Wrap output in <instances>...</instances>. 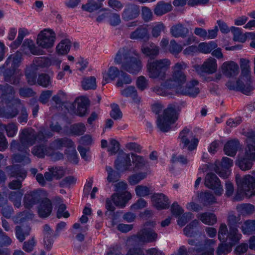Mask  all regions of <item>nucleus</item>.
Returning a JSON list of instances; mask_svg holds the SVG:
<instances>
[{
	"mask_svg": "<svg viewBox=\"0 0 255 255\" xmlns=\"http://www.w3.org/2000/svg\"><path fill=\"white\" fill-rule=\"evenodd\" d=\"M65 153L67 154V158L70 162L75 164L78 163V158L74 145L68 149H66Z\"/></svg>",
	"mask_w": 255,
	"mask_h": 255,
	"instance_id": "64",
	"label": "nucleus"
},
{
	"mask_svg": "<svg viewBox=\"0 0 255 255\" xmlns=\"http://www.w3.org/2000/svg\"><path fill=\"white\" fill-rule=\"evenodd\" d=\"M198 81L193 80L187 83L185 87H177L176 88L175 92L177 94L194 98L200 93V89L198 87Z\"/></svg>",
	"mask_w": 255,
	"mask_h": 255,
	"instance_id": "10",
	"label": "nucleus"
},
{
	"mask_svg": "<svg viewBox=\"0 0 255 255\" xmlns=\"http://www.w3.org/2000/svg\"><path fill=\"white\" fill-rule=\"evenodd\" d=\"M118 78L116 83L118 87H123L124 85L129 84L132 81L130 76L124 71Z\"/></svg>",
	"mask_w": 255,
	"mask_h": 255,
	"instance_id": "63",
	"label": "nucleus"
},
{
	"mask_svg": "<svg viewBox=\"0 0 255 255\" xmlns=\"http://www.w3.org/2000/svg\"><path fill=\"white\" fill-rule=\"evenodd\" d=\"M242 235L239 233L237 228H229V232L227 236V240L233 245L238 243L241 239Z\"/></svg>",
	"mask_w": 255,
	"mask_h": 255,
	"instance_id": "51",
	"label": "nucleus"
},
{
	"mask_svg": "<svg viewBox=\"0 0 255 255\" xmlns=\"http://www.w3.org/2000/svg\"><path fill=\"white\" fill-rule=\"evenodd\" d=\"M180 142L183 144V148H187L192 151L196 148L199 140L193 136V134L189 129L185 128L179 135Z\"/></svg>",
	"mask_w": 255,
	"mask_h": 255,
	"instance_id": "8",
	"label": "nucleus"
},
{
	"mask_svg": "<svg viewBox=\"0 0 255 255\" xmlns=\"http://www.w3.org/2000/svg\"><path fill=\"white\" fill-rule=\"evenodd\" d=\"M27 148H25L24 150L22 151L24 152L23 154L17 153L14 155L13 159L14 162L21 163L22 164H27L30 163L31 160L29 158V153L27 152Z\"/></svg>",
	"mask_w": 255,
	"mask_h": 255,
	"instance_id": "52",
	"label": "nucleus"
},
{
	"mask_svg": "<svg viewBox=\"0 0 255 255\" xmlns=\"http://www.w3.org/2000/svg\"><path fill=\"white\" fill-rule=\"evenodd\" d=\"M200 199L204 206H207L216 202V199L213 194L209 191H206L200 194Z\"/></svg>",
	"mask_w": 255,
	"mask_h": 255,
	"instance_id": "54",
	"label": "nucleus"
},
{
	"mask_svg": "<svg viewBox=\"0 0 255 255\" xmlns=\"http://www.w3.org/2000/svg\"><path fill=\"white\" fill-rule=\"evenodd\" d=\"M13 105L15 107L11 110L5 111L2 117L6 119H11L15 117L18 114L20 110L19 116L18 117V121L20 123H26L28 121V113L25 107L21 101L18 98H15L13 102Z\"/></svg>",
	"mask_w": 255,
	"mask_h": 255,
	"instance_id": "6",
	"label": "nucleus"
},
{
	"mask_svg": "<svg viewBox=\"0 0 255 255\" xmlns=\"http://www.w3.org/2000/svg\"><path fill=\"white\" fill-rule=\"evenodd\" d=\"M240 61V66L242 70L241 75L243 76H246V77L251 76V71L250 65V60L247 59L241 58Z\"/></svg>",
	"mask_w": 255,
	"mask_h": 255,
	"instance_id": "57",
	"label": "nucleus"
},
{
	"mask_svg": "<svg viewBox=\"0 0 255 255\" xmlns=\"http://www.w3.org/2000/svg\"><path fill=\"white\" fill-rule=\"evenodd\" d=\"M5 171L10 177L18 178L21 180H23L27 175L26 170L18 165L8 166L5 168Z\"/></svg>",
	"mask_w": 255,
	"mask_h": 255,
	"instance_id": "29",
	"label": "nucleus"
},
{
	"mask_svg": "<svg viewBox=\"0 0 255 255\" xmlns=\"http://www.w3.org/2000/svg\"><path fill=\"white\" fill-rule=\"evenodd\" d=\"M106 170L108 173L107 180L109 182H116L119 180L120 174L113 169L111 166H107Z\"/></svg>",
	"mask_w": 255,
	"mask_h": 255,
	"instance_id": "60",
	"label": "nucleus"
},
{
	"mask_svg": "<svg viewBox=\"0 0 255 255\" xmlns=\"http://www.w3.org/2000/svg\"><path fill=\"white\" fill-rule=\"evenodd\" d=\"M252 158L246 156L244 153L243 155H239L236 161V165L243 171H247L251 169L253 165Z\"/></svg>",
	"mask_w": 255,
	"mask_h": 255,
	"instance_id": "36",
	"label": "nucleus"
},
{
	"mask_svg": "<svg viewBox=\"0 0 255 255\" xmlns=\"http://www.w3.org/2000/svg\"><path fill=\"white\" fill-rule=\"evenodd\" d=\"M140 13L139 6L135 4H128L124 8L122 16L123 20L128 21L137 18Z\"/></svg>",
	"mask_w": 255,
	"mask_h": 255,
	"instance_id": "16",
	"label": "nucleus"
},
{
	"mask_svg": "<svg viewBox=\"0 0 255 255\" xmlns=\"http://www.w3.org/2000/svg\"><path fill=\"white\" fill-rule=\"evenodd\" d=\"M20 143L15 140H12L10 143V148L18 151L24 150L35 143V131L31 128L23 129L19 135Z\"/></svg>",
	"mask_w": 255,
	"mask_h": 255,
	"instance_id": "5",
	"label": "nucleus"
},
{
	"mask_svg": "<svg viewBox=\"0 0 255 255\" xmlns=\"http://www.w3.org/2000/svg\"><path fill=\"white\" fill-rule=\"evenodd\" d=\"M171 80V84L174 85V87L176 86H181L186 81V76L183 72L173 71L172 77L167 79Z\"/></svg>",
	"mask_w": 255,
	"mask_h": 255,
	"instance_id": "44",
	"label": "nucleus"
},
{
	"mask_svg": "<svg viewBox=\"0 0 255 255\" xmlns=\"http://www.w3.org/2000/svg\"><path fill=\"white\" fill-rule=\"evenodd\" d=\"M74 145V142L66 137L57 138L52 141L50 145L51 149L59 150L61 149L63 147H66L68 149L70 147Z\"/></svg>",
	"mask_w": 255,
	"mask_h": 255,
	"instance_id": "32",
	"label": "nucleus"
},
{
	"mask_svg": "<svg viewBox=\"0 0 255 255\" xmlns=\"http://www.w3.org/2000/svg\"><path fill=\"white\" fill-rule=\"evenodd\" d=\"M240 147V144L238 139H232L228 141L225 145L224 150L226 155L234 157Z\"/></svg>",
	"mask_w": 255,
	"mask_h": 255,
	"instance_id": "33",
	"label": "nucleus"
},
{
	"mask_svg": "<svg viewBox=\"0 0 255 255\" xmlns=\"http://www.w3.org/2000/svg\"><path fill=\"white\" fill-rule=\"evenodd\" d=\"M18 69H6L3 72L4 81L14 85L19 84L21 75Z\"/></svg>",
	"mask_w": 255,
	"mask_h": 255,
	"instance_id": "27",
	"label": "nucleus"
},
{
	"mask_svg": "<svg viewBox=\"0 0 255 255\" xmlns=\"http://www.w3.org/2000/svg\"><path fill=\"white\" fill-rule=\"evenodd\" d=\"M114 62L121 64V68L130 74H137L142 68V64L137 52L127 47L120 48L116 54Z\"/></svg>",
	"mask_w": 255,
	"mask_h": 255,
	"instance_id": "1",
	"label": "nucleus"
},
{
	"mask_svg": "<svg viewBox=\"0 0 255 255\" xmlns=\"http://www.w3.org/2000/svg\"><path fill=\"white\" fill-rule=\"evenodd\" d=\"M52 150L50 146L40 144L33 147L31 150L32 154L38 158H44L45 156L50 155Z\"/></svg>",
	"mask_w": 255,
	"mask_h": 255,
	"instance_id": "34",
	"label": "nucleus"
},
{
	"mask_svg": "<svg viewBox=\"0 0 255 255\" xmlns=\"http://www.w3.org/2000/svg\"><path fill=\"white\" fill-rule=\"evenodd\" d=\"M223 73L228 77H230L237 75L239 73V66L233 61L225 62L222 65Z\"/></svg>",
	"mask_w": 255,
	"mask_h": 255,
	"instance_id": "38",
	"label": "nucleus"
},
{
	"mask_svg": "<svg viewBox=\"0 0 255 255\" xmlns=\"http://www.w3.org/2000/svg\"><path fill=\"white\" fill-rule=\"evenodd\" d=\"M217 46V44L213 41H211L209 43L202 42L199 44L198 49L202 53H209L216 48Z\"/></svg>",
	"mask_w": 255,
	"mask_h": 255,
	"instance_id": "59",
	"label": "nucleus"
},
{
	"mask_svg": "<svg viewBox=\"0 0 255 255\" xmlns=\"http://www.w3.org/2000/svg\"><path fill=\"white\" fill-rule=\"evenodd\" d=\"M65 170L61 166H53L48 168L44 175L46 181H51L54 178L60 179L65 175Z\"/></svg>",
	"mask_w": 255,
	"mask_h": 255,
	"instance_id": "23",
	"label": "nucleus"
},
{
	"mask_svg": "<svg viewBox=\"0 0 255 255\" xmlns=\"http://www.w3.org/2000/svg\"><path fill=\"white\" fill-rule=\"evenodd\" d=\"M141 50L144 54L153 58L159 53V47L152 42L149 43L148 45H143Z\"/></svg>",
	"mask_w": 255,
	"mask_h": 255,
	"instance_id": "41",
	"label": "nucleus"
},
{
	"mask_svg": "<svg viewBox=\"0 0 255 255\" xmlns=\"http://www.w3.org/2000/svg\"><path fill=\"white\" fill-rule=\"evenodd\" d=\"M56 40V34L50 28H45L41 30L37 35V44L40 47L48 49L54 46Z\"/></svg>",
	"mask_w": 255,
	"mask_h": 255,
	"instance_id": "7",
	"label": "nucleus"
},
{
	"mask_svg": "<svg viewBox=\"0 0 255 255\" xmlns=\"http://www.w3.org/2000/svg\"><path fill=\"white\" fill-rule=\"evenodd\" d=\"M157 237V234L153 230L144 228L140 230L136 235L133 236L131 239L138 243H147L155 242Z\"/></svg>",
	"mask_w": 255,
	"mask_h": 255,
	"instance_id": "9",
	"label": "nucleus"
},
{
	"mask_svg": "<svg viewBox=\"0 0 255 255\" xmlns=\"http://www.w3.org/2000/svg\"><path fill=\"white\" fill-rule=\"evenodd\" d=\"M15 230L16 237L21 243L24 241L26 237L29 235L31 229L29 226L21 227L16 226Z\"/></svg>",
	"mask_w": 255,
	"mask_h": 255,
	"instance_id": "48",
	"label": "nucleus"
},
{
	"mask_svg": "<svg viewBox=\"0 0 255 255\" xmlns=\"http://www.w3.org/2000/svg\"><path fill=\"white\" fill-rule=\"evenodd\" d=\"M130 155L132 163L134 165V167H132V170H140L146 166L148 161L146 160L143 156L132 152L130 153Z\"/></svg>",
	"mask_w": 255,
	"mask_h": 255,
	"instance_id": "39",
	"label": "nucleus"
},
{
	"mask_svg": "<svg viewBox=\"0 0 255 255\" xmlns=\"http://www.w3.org/2000/svg\"><path fill=\"white\" fill-rule=\"evenodd\" d=\"M0 92L1 93V98L7 102H10L13 99L15 92L14 88L10 85L6 83L5 84H0Z\"/></svg>",
	"mask_w": 255,
	"mask_h": 255,
	"instance_id": "30",
	"label": "nucleus"
},
{
	"mask_svg": "<svg viewBox=\"0 0 255 255\" xmlns=\"http://www.w3.org/2000/svg\"><path fill=\"white\" fill-rule=\"evenodd\" d=\"M174 88V85L171 84V80H166L160 86H156L151 89L157 95L167 96L172 95L171 89Z\"/></svg>",
	"mask_w": 255,
	"mask_h": 255,
	"instance_id": "24",
	"label": "nucleus"
},
{
	"mask_svg": "<svg viewBox=\"0 0 255 255\" xmlns=\"http://www.w3.org/2000/svg\"><path fill=\"white\" fill-rule=\"evenodd\" d=\"M172 9V6L170 3L161 1L156 4L154 9V12L157 16H161L170 11Z\"/></svg>",
	"mask_w": 255,
	"mask_h": 255,
	"instance_id": "43",
	"label": "nucleus"
},
{
	"mask_svg": "<svg viewBox=\"0 0 255 255\" xmlns=\"http://www.w3.org/2000/svg\"><path fill=\"white\" fill-rule=\"evenodd\" d=\"M251 76H243L237 81L238 91H241L244 94L249 95L254 89L251 85Z\"/></svg>",
	"mask_w": 255,
	"mask_h": 255,
	"instance_id": "22",
	"label": "nucleus"
},
{
	"mask_svg": "<svg viewBox=\"0 0 255 255\" xmlns=\"http://www.w3.org/2000/svg\"><path fill=\"white\" fill-rule=\"evenodd\" d=\"M52 208L51 201L47 198H44L37 207L38 216L42 218L48 217L51 214Z\"/></svg>",
	"mask_w": 255,
	"mask_h": 255,
	"instance_id": "21",
	"label": "nucleus"
},
{
	"mask_svg": "<svg viewBox=\"0 0 255 255\" xmlns=\"http://www.w3.org/2000/svg\"><path fill=\"white\" fill-rule=\"evenodd\" d=\"M123 70H120L115 66H111L107 71L103 73V85L110 82V81H114L118 78L122 74Z\"/></svg>",
	"mask_w": 255,
	"mask_h": 255,
	"instance_id": "26",
	"label": "nucleus"
},
{
	"mask_svg": "<svg viewBox=\"0 0 255 255\" xmlns=\"http://www.w3.org/2000/svg\"><path fill=\"white\" fill-rule=\"evenodd\" d=\"M22 47L23 50L27 48L33 55H41L43 53V50L36 47L33 41L29 39H25L22 44Z\"/></svg>",
	"mask_w": 255,
	"mask_h": 255,
	"instance_id": "49",
	"label": "nucleus"
},
{
	"mask_svg": "<svg viewBox=\"0 0 255 255\" xmlns=\"http://www.w3.org/2000/svg\"><path fill=\"white\" fill-rule=\"evenodd\" d=\"M201 236L195 239H189L187 240V242L190 246L195 247L189 248L188 250V253L191 255H196V254L201 253L205 250V247L202 241L199 239Z\"/></svg>",
	"mask_w": 255,
	"mask_h": 255,
	"instance_id": "28",
	"label": "nucleus"
},
{
	"mask_svg": "<svg viewBox=\"0 0 255 255\" xmlns=\"http://www.w3.org/2000/svg\"><path fill=\"white\" fill-rule=\"evenodd\" d=\"M22 58V53L17 51L8 57L3 65V67L6 69H17V68L20 65Z\"/></svg>",
	"mask_w": 255,
	"mask_h": 255,
	"instance_id": "19",
	"label": "nucleus"
},
{
	"mask_svg": "<svg viewBox=\"0 0 255 255\" xmlns=\"http://www.w3.org/2000/svg\"><path fill=\"white\" fill-rule=\"evenodd\" d=\"M75 103L77 104V114L83 117L87 113V108L89 105L88 99L85 97L76 98Z\"/></svg>",
	"mask_w": 255,
	"mask_h": 255,
	"instance_id": "40",
	"label": "nucleus"
},
{
	"mask_svg": "<svg viewBox=\"0 0 255 255\" xmlns=\"http://www.w3.org/2000/svg\"><path fill=\"white\" fill-rule=\"evenodd\" d=\"M205 185L214 191L217 196H221L223 192V188L218 177L213 173H208L205 178Z\"/></svg>",
	"mask_w": 255,
	"mask_h": 255,
	"instance_id": "12",
	"label": "nucleus"
},
{
	"mask_svg": "<svg viewBox=\"0 0 255 255\" xmlns=\"http://www.w3.org/2000/svg\"><path fill=\"white\" fill-rule=\"evenodd\" d=\"M102 6V3L97 2L94 0H88L85 4H83L82 8L87 11L91 12L100 8Z\"/></svg>",
	"mask_w": 255,
	"mask_h": 255,
	"instance_id": "55",
	"label": "nucleus"
},
{
	"mask_svg": "<svg viewBox=\"0 0 255 255\" xmlns=\"http://www.w3.org/2000/svg\"><path fill=\"white\" fill-rule=\"evenodd\" d=\"M197 217L203 223L208 225H213L217 221L215 215L210 212L198 214Z\"/></svg>",
	"mask_w": 255,
	"mask_h": 255,
	"instance_id": "45",
	"label": "nucleus"
},
{
	"mask_svg": "<svg viewBox=\"0 0 255 255\" xmlns=\"http://www.w3.org/2000/svg\"><path fill=\"white\" fill-rule=\"evenodd\" d=\"M170 61L167 58L162 59H149L146 64V72L149 78L158 81H164L166 72L170 68Z\"/></svg>",
	"mask_w": 255,
	"mask_h": 255,
	"instance_id": "2",
	"label": "nucleus"
},
{
	"mask_svg": "<svg viewBox=\"0 0 255 255\" xmlns=\"http://www.w3.org/2000/svg\"><path fill=\"white\" fill-rule=\"evenodd\" d=\"M231 30L233 34V39L242 43L245 42L248 38H250L251 34V32L243 33L240 28L234 26L231 27Z\"/></svg>",
	"mask_w": 255,
	"mask_h": 255,
	"instance_id": "46",
	"label": "nucleus"
},
{
	"mask_svg": "<svg viewBox=\"0 0 255 255\" xmlns=\"http://www.w3.org/2000/svg\"><path fill=\"white\" fill-rule=\"evenodd\" d=\"M71 46V43L69 39H63L56 45L55 52L58 55H66L69 52Z\"/></svg>",
	"mask_w": 255,
	"mask_h": 255,
	"instance_id": "42",
	"label": "nucleus"
},
{
	"mask_svg": "<svg viewBox=\"0 0 255 255\" xmlns=\"http://www.w3.org/2000/svg\"><path fill=\"white\" fill-rule=\"evenodd\" d=\"M247 145L245 148L246 156L252 158L255 162V132L250 131L247 132Z\"/></svg>",
	"mask_w": 255,
	"mask_h": 255,
	"instance_id": "17",
	"label": "nucleus"
},
{
	"mask_svg": "<svg viewBox=\"0 0 255 255\" xmlns=\"http://www.w3.org/2000/svg\"><path fill=\"white\" fill-rule=\"evenodd\" d=\"M81 84L83 89L85 90H94L97 87L96 79L94 76L83 78Z\"/></svg>",
	"mask_w": 255,
	"mask_h": 255,
	"instance_id": "53",
	"label": "nucleus"
},
{
	"mask_svg": "<svg viewBox=\"0 0 255 255\" xmlns=\"http://www.w3.org/2000/svg\"><path fill=\"white\" fill-rule=\"evenodd\" d=\"M37 83L43 87H49L51 85V78L48 74L42 73L39 75Z\"/></svg>",
	"mask_w": 255,
	"mask_h": 255,
	"instance_id": "62",
	"label": "nucleus"
},
{
	"mask_svg": "<svg viewBox=\"0 0 255 255\" xmlns=\"http://www.w3.org/2000/svg\"><path fill=\"white\" fill-rule=\"evenodd\" d=\"M112 198L116 206L123 208L126 206L128 202L131 198V195L128 192L114 193L112 195Z\"/></svg>",
	"mask_w": 255,
	"mask_h": 255,
	"instance_id": "25",
	"label": "nucleus"
},
{
	"mask_svg": "<svg viewBox=\"0 0 255 255\" xmlns=\"http://www.w3.org/2000/svg\"><path fill=\"white\" fill-rule=\"evenodd\" d=\"M29 33L28 31L25 28H20L18 30V34L17 39L10 45L12 48H16L22 42L23 38Z\"/></svg>",
	"mask_w": 255,
	"mask_h": 255,
	"instance_id": "58",
	"label": "nucleus"
},
{
	"mask_svg": "<svg viewBox=\"0 0 255 255\" xmlns=\"http://www.w3.org/2000/svg\"><path fill=\"white\" fill-rule=\"evenodd\" d=\"M43 233L44 248L46 250L50 251L54 242L53 238L57 237L55 236V233H54L49 225L45 224L43 227Z\"/></svg>",
	"mask_w": 255,
	"mask_h": 255,
	"instance_id": "20",
	"label": "nucleus"
},
{
	"mask_svg": "<svg viewBox=\"0 0 255 255\" xmlns=\"http://www.w3.org/2000/svg\"><path fill=\"white\" fill-rule=\"evenodd\" d=\"M130 155L124 152L119 153L115 161V167L121 171H132Z\"/></svg>",
	"mask_w": 255,
	"mask_h": 255,
	"instance_id": "11",
	"label": "nucleus"
},
{
	"mask_svg": "<svg viewBox=\"0 0 255 255\" xmlns=\"http://www.w3.org/2000/svg\"><path fill=\"white\" fill-rule=\"evenodd\" d=\"M153 205L157 209H167L170 202L167 196L163 193H155L151 197Z\"/></svg>",
	"mask_w": 255,
	"mask_h": 255,
	"instance_id": "18",
	"label": "nucleus"
},
{
	"mask_svg": "<svg viewBox=\"0 0 255 255\" xmlns=\"http://www.w3.org/2000/svg\"><path fill=\"white\" fill-rule=\"evenodd\" d=\"M189 32V29L181 23L173 25L170 28L171 35L175 38H185Z\"/></svg>",
	"mask_w": 255,
	"mask_h": 255,
	"instance_id": "31",
	"label": "nucleus"
},
{
	"mask_svg": "<svg viewBox=\"0 0 255 255\" xmlns=\"http://www.w3.org/2000/svg\"><path fill=\"white\" fill-rule=\"evenodd\" d=\"M42 191L37 189L27 192L23 198V205L27 209L31 208L34 205L42 200Z\"/></svg>",
	"mask_w": 255,
	"mask_h": 255,
	"instance_id": "13",
	"label": "nucleus"
},
{
	"mask_svg": "<svg viewBox=\"0 0 255 255\" xmlns=\"http://www.w3.org/2000/svg\"><path fill=\"white\" fill-rule=\"evenodd\" d=\"M129 37L131 39L147 41L149 38L148 29L144 26H139L130 33Z\"/></svg>",
	"mask_w": 255,
	"mask_h": 255,
	"instance_id": "35",
	"label": "nucleus"
},
{
	"mask_svg": "<svg viewBox=\"0 0 255 255\" xmlns=\"http://www.w3.org/2000/svg\"><path fill=\"white\" fill-rule=\"evenodd\" d=\"M254 177L246 175L241 179L240 176L236 175V182L238 185L237 192L234 198L235 201H241L245 196L250 198L255 195V170L252 171Z\"/></svg>",
	"mask_w": 255,
	"mask_h": 255,
	"instance_id": "3",
	"label": "nucleus"
},
{
	"mask_svg": "<svg viewBox=\"0 0 255 255\" xmlns=\"http://www.w3.org/2000/svg\"><path fill=\"white\" fill-rule=\"evenodd\" d=\"M199 221L197 220H193L189 225L186 226L184 230V234L188 237H195L198 234V232L196 231V228L199 224Z\"/></svg>",
	"mask_w": 255,
	"mask_h": 255,
	"instance_id": "50",
	"label": "nucleus"
},
{
	"mask_svg": "<svg viewBox=\"0 0 255 255\" xmlns=\"http://www.w3.org/2000/svg\"><path fill=\"white\" fill-rule=\"evenodd\" d=\"M38 66L35 64H31L26 68L25 70V76L28 84L33 85L37 83V71Z\"/></svg>",
	"mask_w": 255,
	"mask_h": 255,
	"instance_id": "37",
	"label": "nucleus"
},
{
	"mask_svg": "<svg viewBox=\"0 0 255 255\" xmlns=\"http://www.w3.org/2000/svg\"><path fill=\"white\" fill-rule=\"evenodd\" d=\"M1 126L5 130L6 134L8 137H12L17 133L18 128L15 123H11L7 125H1Z\"/></svg>",
	"mask_w": 255,
	"mask_h": 255,
	"instance_id": "61",
	"label": "nucleus"
},
{
	"mask_svg": "<svg viewBox=\"0 0 255 255\" xmlns=\"http://www.w3.org/2000/svg\"><path fill=\"white\" fill-rule=\"evenodd\" d=\"M217 69L216 60L212 57L207 59L202 65L196 67V71L200 74L206 73L212 74L215 73Z\"/></svg>",
	"mask_w": 255,
	"mask_h": 255,
	"instance_id": "15",
	"label": "nucleus"
},
{
	"mask_svg": "<svg viewBox=\"0 0 255 255\" xmlns=\"http://www.w3.org/2000/svg\"><path fill=\"white\" fill-rule=\"evenodd\" d=\"M241 228L244 234L250 235L255 233V220H247Z\"/></svg>",
	"mask_w": 255,
	"mask_h": 255,
	"instance_id": "56",
	"label": "nucleus"
},
{
	"mask_svg": "<svg viewBox=\"0 0 255 255\" xmlns=\"http://www.w3.org/2000/svg\"><path fill=\"white\" fill-rule=\"evenodd\" d=\"M177 104L173 103L168 105L164 111L163 116H158L157 119V126L162 132H167L171 128V125L178 118V113L176 109Z\"/></svg>",
	"mask_w": 255,
	"mask_h": 255,
	"instance_id": "4",
	"label": "nucleus"
},
{
	"mask_svg": "<svg viewBox=\"0 0 255 255\" xmlns=\"http://www.w3.org/2000/svg\"><path fill=\"white\" fill-rule=\"evenodd\" d=\"M218 162L215 163L214 170L221 177L223 178H226L229 174V171L227 170L229 168L233 165V160L227 157H224L222 159L221 166Z\"/></svg>",
	"mask_w": 255,
	"mask_h": 255,
	"instance_id": "14",
	"label": "nucleus"
},
{
	"mask_svg": "<svg viewBox=\"0 0 255 255\" xmlns=\"http://www.w3.org/2000/svg\"><path fill=\"white\" fill-rule=\"evenodd\" d=\"M121 94L126 97H131L134 102L139 103L140 98L137 96V91L133 86H129L121 90Z\"/></svg>",
	"mask_w": 255,
	"mask_h": 255,
	"instance_id": "47",
	"label": "nucleus"
}]
</instances>
